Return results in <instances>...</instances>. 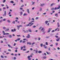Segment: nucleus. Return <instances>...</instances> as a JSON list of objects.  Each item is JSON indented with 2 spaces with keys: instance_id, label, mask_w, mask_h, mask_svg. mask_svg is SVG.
Returning <instances> with one entry per match:
<instances>
[{
  "instance_id": "59",
  "label": "nucleus",
  "mask_w": 60,
  "mask_h": 60,
  "mask_svg": "<svg viewBox=\"0 0 60 60\" xmlns=\"http://www.w3.org/2000/svg\"><path fill=\"white\" fill-rule=\"evenodd\" d=\"M29 52V51H28L27 52H26V53H28V52Z\"/></svg>"
},
{
  "instance_id": "11",
  "label": "nucleus",
  "mask_w": 60,
  "mask_h": 60,
  "mask_svg": "<svg viewBox=\"0 0 60 60\" xmlns=\"http://www.w3.org/2000/svg\"><path fill=\"white\" fill-rule=\"evenodd\" d=\"M27 11L28 13H30L29 12V9H27Z\"/></svg>"
},
{
  "instance_id": "39",
  "label": "nucleus",
  "mask_w": 60,
  "mask_h": 60,
  "mask_svg": "<svg viewBox=\"0 0 60 60\" xmlns=\"http://www.w3.org/2000/svg\"><path fill=\"white\" fill-rule=\"evenodd\" d=\"M21 2H22V3H23V0H21Z\"/></svg>"
},
{
  "instance_id": "21",
  "label": "nucleus",
  "mask_w": 60,
  "mask_h": 60,
  "mask_svg": "<svg viewBox=\"0 0 60 60\" xmlns=\"http://www.w3.org/2000/svg\"><path fill=\"white\" fill-rule=\"evenodd\" d=\"M30 29H29V31L30 32H32V30H30Z\"/></svg>"
},
{
  "instance_id": "27",
  "label": "nucleus",
  "mask_w": 60,
  "mask_h": 60,
  "mask_svg": "<svg viewBox=\"0 0 60 60\" xmlns=\"http://www.w3.org/2000/svg\"><path fill=\"white\" fill-rule=\"evenodd\" d=\"M46 57L45 56H44L43 57V59H46Z\"/></svg>"
},
{
  "instance_id": "18",
  "label": "nucleus",
  "mask_w": 60,
  "mask_h": 60,
  "mask_svg": "<svg viewBox=\"0 0 60 60\" xmlns=\"http://www.w3.org/2000/svg\"><path fill=\"white\" fill-rule=\"evenodd\" d=\"M60 8H55L54 9L56 10V9H59Z\"/></svg>"
},
{
  "instance_id": "50",
  "label": "nucleus",
  "mask_w": 60,
  "mask_h": 60,
  "mask_svg": "<svg viewBox=\"0 0 60 60\" xmlns=\"http://www.w3.org/2000/svg\"><path fill=\"white\" fill-rule=\"evenodd\" d=\"M23 47L24 48H26V46L25 45L23 46Z\"/></svg>"
},
{
  "instance_id": "15",
  "label": "nucleus",
  "mask_w": 60,
  "mask_h": 60,
  "mask_svg": "<svg viewBox=\"0 0 60 60\" xmlns=\"http://www.w3.org/2000/svg\"><path fill=\"white\" fill-rule=\"evenodd\" d=\"M10 3H12V4H14V2L13 1H10Z\"/></svg>"
},
{
  "instance_id": "56",
  "label": "nucleus",
  "mask_w": 60,
  "mask_h": 60,
  "mask_svg": "<svg viewBox=\"0 0 60 60\" xmlns=\"http://www.w3.org/2000/svg\"><path fill=\"white\" fill-rule=\"evenodd\" d=\"M11 13V12L10 11L9 12V13H8V14H10Z\"/></svg>"
},
{
  "instance_id": "31",
  "label": "nucleus",
  "mask_w": 60,
  "mask_h": 60,
  "mask_svg": "<svg viewBox=\"0 0 60 60\" xmlns=\"http://www.w3.org/2000/svg\"><path fill=\"white\" fill-rule=\"evenodd\" d=\"M19 42L20 43L22 42V40H20Z\"/></svg>"
},
{
  "instance_id": "45",
  "label": "nucleus",
  "mask_w": 60,
  "mask_h": 60,
  "mask_svg": "<svg viewBox=\"0 0 60 60\" xmlns=\"http://www.w3.org/2000/svg\"><path fill=\"white\" fill-rule=\"evenodd\" d=\"M34 44H35V43L34 42L32 44V45H34Z\"/></svg>"
},
{
  "instance_id": "24",
  "label": "nucleus",
  "mask_w": 60,
  "mask_h": 60,
  "mask_svg": "<svg viewBox=\"0 0 60 60\" xmlns=\"http://www.w3.org/2000/svg\"><path fill=\"white\" fill-rule=\"evenodd\" d=\"M45 22L46 24H47L48 22V21H46Z\"/></svg>"
},
{
  "instance_id": "57",
  "label": "nucleus",
  "mask_w": 60,
  "mask_h": 60,
  "mask_svg": "<svg viewBox=\"0 0 60 60\" xmlns=\"http://www.w3.org/2000/svg\"><path fill=\"white\" fill-rule=\"evenodd\" d=\"M2 6H4V4H1Z\"/></svg>"
},
{
  "instance_id": "5",
  "label": "nucleus",
  "mask_w": 60,
  "mask_h": 60,
  "mask_svg": "<svg viewBox=\"0 0 60 60\" xmlns=\"http://www.w3.org/2000/svg\"><path fill=\"white\" fill-rule=\"evenodd\" d=\"M30 37V35L29 34H28V36L26 37V38H29Z\"/></svg>"
},
{
  "instance_id": "35",
  "label": "nucleus",
  "mask_w": 60,
  "mask_h": 60,
  "mask_svg": "<svg viewBox=\"0 0 60 60\" xmlns=\"http://www.w3.org/2000/svg\"><path fill=\"white\" fill-rule=\"evenodd\" d=\"M43 45V44H41L40 45H41V47H42Z\"/></svg>"
},
{
  "instance_id": "48",
  "label": "nucleus",
  "mask_w": 60,
  "mask_h": 60,
  "mask_svg": "<svg viewBox=\"0 0 60 60\" xmlns=\"http://www.w3.org/2000/svg\"><path fill=\"white\" fill-rule=\"evenodd\" d=\"M14 59H15V60H16V58L15 57H14Z\"/></svg>"
},
{
  "instance_id": "38",
  "label": "nucleus",
  "mask_w": 60,
  "mask_h": 60,
  "mask_svg": "<svg viewBox=\"0 0 60 60\" xmlns=\"http://www.w3.org/2000/svg\"><path fill=\"white\" fill-rule=\"evenodd\" d=\"M7 21L8 23H10V21L9 20H8Z\"/></svg>"
},
{
  "instance_id": "26",
  "label": "nucleus",
  "mask_w": 60,
  "mask_h": 60,
  "mask_svg": "<svg viewBox=\"0 0 60 60\" xmlns=\"http://www.w3.org/2000/svg\"><path fill=\"white\" fill-rule=\"evenodd\" d=\"M1 58H4V56H3L2 55H1Z\"/></svg>"
},
{
  "instance_id": "53",
  "label": "nucleus",
  "mask_w": 60,
  "mask_h": 60,
  "mask_svg": "<svg viewBox=\"0 0 60 60\" xmlns=\"http://www.w3.org/2000/svg\"><path fill=\"white\" fill-rule=\"evenodd\" d=\"M30 50H32H32H33V49H32V48H30Z\"/></svg>"
},
{
  "instance_id": "61",
  "label": "nucleus",
  "mask_w": 60,
  "mask_h": 60,
  "mask_svg": "<svg viewBox=\"0 0 60 60\" xmlns=\"http://www.w3.org/2000/svg\"><path fill=\"white\" fill-rule=\"evenodd\" d=\"M34 22V21H31V22Z\"/></svg>"
},
{
  "instance_id": "54",
  "label": "nucleus",
  "mask_w": 60,
  "mask_h": 60,
  "mask_svg": "<svg viewBox=\"0 0 60 60\" xmlns=\"http://www.w3.org/2000/svg\"><path fill=\"white\" fill-rule=\"evenodd\" d=\"M57 49H58V50L60 49V48H59V47H58L57 48Z\"/></svg>"
},
{
  "instance_id": "55",
  "label": "nucleus",
  "mask_w": 60,
  "mask_h": 60,
  "mask_svg": "<svg viewBox=\"0 0 60 60\" xmlns=\"http://www.w3.org/2000/svg\"><path fill=\"white\" fill-rule=\"evenodd\" d=\"M24 5H22V6H21V7H23L24 6Z\"/></svg>"
},
{
  "instance_id": "23",
  "label": "nucleus",
  "mask_w": 60,
  "mask_h": 60,
  "mask_svg": "<svg viewBox=\"0 0 60 60\" xmlns=\"http://www.w3.org/2000/svg\"><path fill=\"white\" fill-rule=\"evenodd\" d=\"M20 14L21 15H22V14H23V13H22V12H20Z\"/></svg>"
},
{
  "instance_id": "34",
  "label": "nucleus",
  "mask_w": 60,
  "mask_h": 60,
  "mask_svg": "<svg viewBox=\"0 0 60 60\" xmlns=\"http://www.w3.org/2000/svg\"><path fill=\"white\" fill-rule=\"evenodd\" d=\"M45 44H46V45H48V43L47 42H46Z\"/></svg>"
},
{
  "instance_id": "19",
  "label": "nucleus",
  "mask_w": 60,
  "mask_h": 60,
  "mask_svg": "<svg viewBox=\"0 0 60 60\" xmlns=\"http://www.w3.org/2000/svg\"><path fill=\"white\" fill-rule=\"evenodd\" d=\"M26 15H27V14L25 13L23 14V16H26Z\"/></svg>"
},
{
  "instance_id": "2",
  "label": "nucleus",
  "mask_w": 60,
  "mask_h": 60,
  "mask_svg": "<svg viewBox=\"0 0 60 60\" xmlns=\"http://www.w3.org/2000/svg\"><path fill=\"white\" fill-rule=\"evenodd\" d=\"M51 29H52V28H49V29L48 31V33H49L50 32V31L51 30Z\"/></svg>"
},
{
  "instance_id": "16",
  "label": "nucleus",
  "mask_w": 60,
  "mask_h": 60,
  "mask_svg": "<svg viewBox=\"0 0 60 60\" xmlns=\"http://www.w3.org/2000/svg\"><path fill=\"white\" fill-rule=\"evenodd\" d=\"M32 3H33L32 4V5H34V4H35V2H32Z\"/></svg>"
},
{
  "instance_id": "6",
  "label": "nucleus",
  "mask_w": 60,
  "mask_h": 60,
  "mask_svg": "<svg viewBox=\"0 0 60 60\" xmlns=\"http://www.w3.org/2000/svg\"><path fill=\"white\" fill-rule=\"evenodd\" d=\"M43 30H43V32H44V28H42L41 30V31H43Z\"/></svg>"
},
{
  "instance_id": "8",
  "label": "nucleus",
  "mask_w": 60,
  "mask_h": 60,
  "mask_svg": "<svg viewBox=\"0 0 60 60\" xmlns=\"http://www.w3.org/2000/svg\"><path fill=\"white\" fill-rule=\"evenodd\" d=\"M56 38L57 39H56V41H59V38Z\"/></svg>"
},
{
  "instance_id": "29",
  "label": "nucleus",
  "mask_w": 60,
  "mask_h": 60,
  "mask_svg": "<svg viewBox=\"0 0 60 60\" xmlns=\"http://www.w3.org/2000/svg\"><path fill=\"white\" fill-rule=\"evenodd\" d=\"M3 29H6V27H3Z\"/></svg>"
},
{
  "instance_id": "28",
  "label": "nucleus",
  "mask_w": 60,
  "mask_h": 60,
  "mask_svg": "<svg viewBox=\"0 0 60 60\" xmlns=\"http://www.w3.org/2000/svg\"><path fill=\"white\" fill-rule=\"evenodd\" d=\"M57 15H58V14L56 13L55 14V16H57Z\"/></svg>"
},
{
  "instance_id": "64",
  "label": "nucleus",
  "mask_w": 60,
  "mask_h": 60,
  "mask_svg": "<svg viewBox=\"0 0 60 60\" xmlns=\"http://www.w3.org/2000/svg\"><path fill=\"white\" fill-rule=\"evenodd\" d=\"M16 44L15 43H14V46H15V45H16Z\"/></svg>"
},
{
  "instance_id": "51",
  "label": "nucleus",
  "mask_w": 60,
  "mask_h": 60,
  "mask_svg": "<svg viewBox=\"0 0 60 60\" xmlns=\"http://www.w3.org/2000/svg\"><path fill=\"white\" fill-rule=\"evenodd\" d=\"M42 10V9H41V8L40 9V11H41Z\"/></svg>"
},
{
  "instance_id": "58",
  "label": "nucleus",
  "mask_w": 60,
  "mask_h": 60,
  "mask_svg": "<svg viewBox=\"0 0 60 60\" xmlns=\"http://www.w3.org/2000/svg\"><path fill=\"white\" fill-rule=\"evenodd\" d=\"M15 19H19V18H18V17H16L15 18Z\"/></svg>"
},
{
  "instance_id": "13",
  "label": "nucleus",
  "mask_w": 60,
  "mask_h": 60,
  "mask_svg": "<svg viewBox=\"0 0 60 60\" xmlns=\"http://www.w3.org/2000/svg\"><path fill=\"white\" fill-rule=\"evenodd\" d=\"M43 46L44 47H45L44 48H45V49H46L47 48V46H46L45 45H43Z\"/></svg>"
},
{
  "instance_id": "60",
  "label": "nucleus",
  "mask_w": 60,
  "mask_h": 60,
  "mask_svg": "<svg viewBox=\"0 0 60 60\" xmlns=\"http://www.w3.org/2000/svg\"><path fill=\"white\" fill-rule=\"evenodd\" d=\"M36 53H37L38 52V51L37 50L35 52Z\"/></svg>"
},
{
  "instance_id": "1",
  "label": "nucleus",
  "mask_w": 60,
  "mask_h": 60,
  "mask_svg": "<svg viewBox=\"0 0 60 60\" xmlns=\"http://www.w3.org/2000/svg\"><path fill=\"white\" fill-rule=\"evenodd\" d=\"M29 24H28L27 25H26V26H32L33 25H34V23H32V22H30L29 23Z\"/></svg>"
},
{
  "instance_id": "36",
  "label": "nucleus",
  "mask_w": 60,
  "mask_h": 60,
  "mask_svg": "<svg viewBox=\"0 0 60 60\" xmlns=\"http://www.w3.org/2000/svg\"><path fill=\"white\" fill-rule=\"evenodd\" d=\"M20 39L19 38L18 39H17V41H19V40H20Z\"/></svg>"
},
{
  "instance_id": "20",
  "label": "nucleus",
  "mask_w": 60,
  "mask_h": 60,
  "mask_svg": "<svg viewBox=\"0 0 60 60\" xmlns=\"http://www.w3.org/2000/svg\"><path fill=\"white\" fill-rule=\"evenodd\" d=\"M9 37L10 38H12V36L11 35H9Z\"/></svg>"
},
{
  "instance_id": "42",
  "label": "nucleus",
  "mask_w": 60,
  "mask_h": 60,
  "mask_svg": "<svg viewBox=\"0 0 60 60\" xmlns=\"http://www.w3.org/2000/svg\"><path fill=\"white\" fill-rule=\"evenodd\" d=\"M23 41H26V38H24L23 39Z\"/></svg>"
},
{
  "instance_id": "32",
  "label": "nucleus",
  "mask_w": 60,
  "mask_h": 60,
  "mask_svg": "<svg viewBox=\"0 0 60 60\" xmlns=\"http://www.w3.org/2000/svg\"><path fill=\"white\" fill-rule=\"evenodd\" d=\"M6 1V0H4L3 1V3H5V2Z\"/></svg>"
},
{
  "instance_id": "4",
  "label": "nucleus",
  "mask_w": 60,
  "mask_h": 60,
  "mask_svg": "<svg viewBox=\"0 0 60 60\" xmlns=\"http://www.w3.org/2000/svg\"><path fill=\"white\" fill-rule=\"evenodd\" d=\"M6 11H4V14L3 15V16H6Z\"/></svg>"
},
{
  "instance_id": "52",
  "label": "nucleus",
  "mask_w": 60,
  "mask_h": 60,
  "mask_svg": "<svg viewBox=\"0 0 60 60\" xmlns=\"http://www.w3.org/2000/svg\"><path fill=\"white\" fill-rule=\"evenodd\" d=\"M44 55H45V56H46V53H44Z\"/></svg>"
},
{
  "instance_id": "10",
  "label": "nucleus",
  "mask_w": 60,
  "mask_h": 60,
  "mask_svg": "<svg viewBox=\"0 0 60 60\" xmlns=\"http://www.w3.org/2000/svg\"><path fill=\"white\" fill-rule=\"evenodd\" d=\"M17 29L18 30H19V26H17Z\"/></svg>"
},
{
  "instance_id": "22",
  "label": "nucleus",
  "mask_w": 60,
  "mask_h": 60,
  "mask_svg": "<svg viewBox=\"0 0 60 60\" xmlns=\"http://www.w3.org/2000/svg\"><path fill=\"white\" fill-rule=\"evenodd\" d=\"M9 29H6V30H5V31L6 32V31H9Z\"/></svg>"
},
{
  "instance_id": "47",
  "label": "nucleus",
  "mask_w": 60,
  "mask_h": 60,
  "mask_svg": "<svg viewBox=\"0 0 60 60\" xmlns=\"http://www.w3.org/2000/svg\"><path fill=\"white\" fill-rule=\"evenodd\" d=\"M9 34L8 33H6V35H7V34Z\"/></svg>"
},
{
  "instance_id": "63",
  "label": "nucleus",
  "mask_w": 60,
  "mask_h": 60,
  "mask_svg": "<svg viewBox=\"0 0 60 60\" xmlns=\"http://www.w3.org/2000/svg\"><path fill=\"white\" fill-rule=\"evenodd\" d=\"M3 42H4L3 41H1V43H3Z\"/></svg>"
},
{
  "instance_id": "49",
  "label": "nucleus",
  "mask_w": 60,
  "mask_h": 60,
  "mask_svg": "<svg viewBox=\"0 0 60 60\" xmlns=\"http://www.w3.org/2000/svg\"><path fill=\"white\" fill-rule=\"evenodd\" d=\"M38 17H37L36 18V19H38Z\"/></svg>"
},
{
  "instance_id": "33",
  "label": "nucleus",
  "mask_w": 60,
  "mask_h": 60,
  "mask_svg": "<svg viewBox=\"0 0 60 60\" xmlns=\"http://www.w3.org/2000/svg\"><path fill=\"white\" fill-rule=\"evenodd\" d=\"M54 5V3H52V4H51V6H52L53 5Z\"/></svg>"
},
{
  "instance_id": "7",
  "label": "nucleus",
  "mask_w": 60,
  "mask_h": 60,
  "mask_svg": "<svg viewBox=\"0 0 60 60\" xmlns=\"http://www.w3.org/2000/svg\"><path fill=\"white\" fill-rule=\"evenodd\" d=\"M45 5V4H40V6L41 7L43 6H44V5Z\"/></svg>"
},
{
  "instance_id": "41",
  "label": "nucleus",
  "mask_w": 60,
  "mask_h": 60,
  "mask_svg": "<svg viewBox=\"0 0 60 60\" xmlns=\"http://www.w3.org/2000/svg\"><path fill=\"white\" fill-rule=\"evenodd\" d=\"M23 51H26V49H23Z\"/></svg>"
},
{
  "instance_id": "37",
  "label": "nucleus",
  "mask_w": 60,
  "mask_h": 60,
  "mask_svg": "<svg viewBox=\"0 0 60 60\" xmlns=\"http://www.w3.org/2000/svg\"><path fill=\"white\" fill-rule=\"evenodd\" d=\"M38 39V41H40V40H41V38H40V37H39Z\"/></svg>"
},
{
  "instance_id": "46",
  "label": "nucleus",
  "mask_w": 60,
  "mask_h": 60,
  "mask_svg": "<svg viewBox=\"0 0 60 60\" xmlns=\"http://www.w3.org/2000/svg\"><path fill=\"white\" fill-rule=\"evenodd\" d=\"M8 50L9 51H11V49H8Z\"/></svg>"
},
{
  "instance_id": "3",
  "label": "nucleus",
  "mask_w": 60,
  "mask_h": 60,
  "mask_svg": "<svg viewBox=\"0 0 60 60\" xmlns=\"http://www.w3.org/2000/svg\"><path fill=\"white\" fill-rule=\"evenodd\" d=\"M15 31H16V29L15 28L14 29V30L12 29L11 30V32H15Z\"/></svg>"
},
{
  "instance_id": "25",
  "label": "nucleus",
  "mask_w": 60,
  "mask_h": 60,
  "mask_svg": "<svg viewBox=\"0 0 60 60\" xmlns=\"http://www.w3.org/2000/svg\"><path fill=\"white\" fill-rule=\"evenodd\" d=\"M8 46L9 47V48H10V47H11V45H10L8 44Z\"/></svg>"
},
{
  "instance_id": "17",
  "label": "nucleus",
  "mask_w": 60,
  "mask_h": 60,
  "mask_svg": "<svg viewBox=\"0 0 60 60\" xmlns=\"http://www.w3.org/2000/svg\"><path fill=\"white\" fill-rule=\"evenodd\" d=\"M46 53H47V54H48V55H49V54H50V52H49H49H46Z\"/></svg>"
},
{
  "instance_id": "30",
  "label": "nucleus",
  "mask_w": 60,
  "mask_h": 60,
  "mask_svg": "<svg viewBox=\"0 0 60 60\" xmlns=\"http://www.w3.org/2000/svg\"><path fill=\"white\" fill-rule=\"evenodd\" d=\"M38 52L39 53H41V51H39Z\"/></svg>"
},
{
  "instance_id": "12",
  "label": "nucleus",
  "mask_w": 60,
  "mask_h": 60,
  "mask_svg": "<svg viewBox=\"0 0 60 60\" xmlns=\"http://www.w3.org/2000/svg\"><path fill=\"white\" fill-rule=\"evenodd\" d=\"M29 44V45H31V43L30 42H27V44Z\"/></svg>"
},
{
  "instance_id": "14",
  "label": "nucleus",
  "mask_w": 60,
  "mask_h": 60,
  "mask_svg": "<svg viewBox=\"0 0 60 60\" xmlns=\"http://www.w3.org/2000/svg\"><path fill=\"white\" fill-rule=\"evenodd\" d=\"M57 29H58V31H59V29H58V28H57L55 30V31H56L57 30Z\"/></svg>"
},
{
  "instance_id": "43",
  "label": "nucleus",
  "mask_w": 60,
  "mask_h": 60,
  "mask_svg": "<svg viewBox=\"0 0 60 60\" xmlns=\"http://www.w3.org/2000/svg\"><path fill=\"white\" fill-rule=\"evenodd\" d=\"M25 42H26V41H22V43H25Z\"/></svg>"
},
{
  "instance_id": "40",
  "label": "nucleus",
  "mask_w": 60,
  "mask_h": 60,
  "mask_svg": "<svg viewBox=\"0 0 60 60\" xmlns=\"http://www.w3.org/2000/svg\"><path fill=\"white\" fill-rule=\"evenodd\" d=\"M23 47H21V50H22L23 49Z\"/></svg>"
},
{
  "instance_id": "44",
  "label": "nucleus",
  "mask_w": 60,
  "mask_h": 60,
  "mask_svg": "<svg viewBox=\"0 0 60 60\" xmlns=\"http://www.w3.org/2000/svg\"><path fill=\"white\" fill-rule=\"evenodd\" d=\"M12 23L13 24H15V21H13V22H12Z\"/></svg>"
},
{
  "instance_id": "62",
  "label": "nucleus",
  "mask_w": 60,
  "mask_h": 60,
  "mask_svg": "<svg viewBox=\"0 0 60 60\" xmlns=\"http://www.w3.org/2000/svg\"><path fill=\"white\" fill-rule=\"evenodd\" d=\"M54 9V8H52L51 9V10H53Z\"/></svg>"
},
{
  "instance_id": "9",
  "label": "nucleus",
  "mask_w": 60,
  "mask_h": 60,
  "mask_svg": "<svg viewBox=\"0 0 60 60\" xmlns=\"http://www.w3.org/2000/svg\"><path fill=\"white\" fill-rule=\"evenodd\" d=\"M2 33H3V35H5L6 34V33H5V32H4V31H3Z\"/></svg>"
}]
</instances>
